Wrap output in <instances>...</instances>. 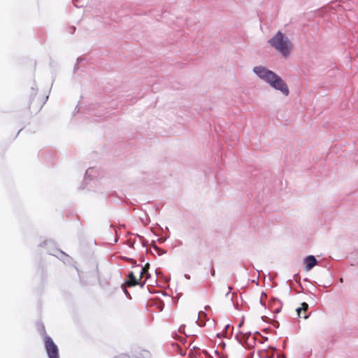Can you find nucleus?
I'll list each match as a JSON object with an SVG mask.
<instances>
[{
	"instance_id": "1",
	"label": "nucleus",
	"mask_w": 358,
	"mask_h": 358,
	"mask_svg": "<svg viewBox=\"0 0 358 358\" xmlns=\"http://www.w3.org/2000/svg\"><path fill=\"white\" fill-rule=\"evenodd\" d=\"M252 71L258 78L268 83L273 89L281 92L285 96L289 94V90L287 83L274 71L261 65L255 66Z\"/></svg>"
},
{
	"instance_id": "2",
	"label": "nucleus",
	"mask_w": 358,
	"mask_h": 358,
	"mask_svg": "<svg viewBox=\"0 0 358 358\" xmlns=\"http://www.w3.org/2000/svg\"><path fill=\"white\" fill-rule=\"evenodd\" d=\"M268 43L278 50L284 57H288L292 49V43L291 41L280 31H278L272 38H271L268 41Z\"/></svg>"
},
{
	"instance_id": "3",
	"label": "nucleus",
	"mask_w": 358,
	"mask_h": 358,
	"mask_svg": "<svg viewBox=\"0 0 358 358\" xmlns=\"http://www.w3.org/2000/svg\"><path fill=\"white\" fill-rule=\"evenodd\" d=\"M41 247L48 246L47 252L48 254L53 255L60 260H62L64 264H70L71 262V257L66 254L64 252L61 250L54 248V243L50 241H45L42 243L40 244Z\"/></svg>"
},
{
	"instance_id": "4",
	"label": "nucleus",
	"mask_w": 358,
	"mask_h": 358,
	"mask_svg": "<svg viewBox=\"0 0 358 358\" xmlns=\"http://www.w3.org/2000/svg\"><path fill=\"white\" fill-rule=\"evenodd\" d=\"M42 331L44 334L45 348L48 358H59L57 345L50 336L46 334L45 329L42 325Z\"/></svg>"
},
{
	"instance_id": "5",
	"label": "nucleus",
	"mask_w": 358,
	"mask_h": 358,
	"mask_svg": "<svg viewBox=\"0 0 358 358\" xmlns=\"http://www.w3.org/2000/svg\"><path fill=\"white\" fill-rule=\"evenodd\" d=\"M303 264H305V270L310 271L314 266L318 264V261L313 255H308L303 259Z\"/></svg>"
},
{
	"instance_id": "6",
	"label": "nucleus",
	"mask_w": 358,
	"mask_h": 358,
	"mask_svg": "<svg viewBox=\"0 0 358 358\" xmlns=\"http://www.w3.org/2000/svg\"><path fill=\"white\" fill-rule=\"evenodd\" d=\"M235 338L241 345H242L245 348H248V349L252 348L255 345L257 341V338L253 336L249 340L243 341V339L240 338L238 334L236 335Z\"/></svg>"
},
{
	"instance_id": "7",
	"label": "nucleus",
	"mask_w": 358,
	"mask_h": 358,
	"mask_svg": "<svg viewBox=\"0 0 358 358\" xmlns=\"http://www.w3.org/2000/svg\"><path fill=\"white\" fill-rule=\"evenodd\" d=\"M127 278H128V280L126 281V284L129 287H134L138 284V280L135 277L133 271L129 272V273L127 275Z\"/></svg>"
},
{
	"instance_id": "8",
	"label": "nucleus",
	"mask_w": 358,
	"mask_h": 358,
	"mask_svg": "<svg viewBox=\"0 0 358 358\" xmlns=\"http://www.w3.org/2000/svg\"><path fill=\"white\" fill-rule=\"evenodd\" d=\"M98 172L96 168L90 167L85 172V178L92 180L97 176Z\"/></svg>"
},
{
	"instance_id": "9",
	"label": "nucleus",
	"mask_w": 358,
	"mask_h": 358,
	"mask_svg": "<svg viewBox=\"0 0 358 358\" xmlns=\"http://www.w3.org/2000/svg\"><path fill=\"white\" fill-rule=\"evenodd\" d=\"M198 320H196V323L199 327H203L206 324L205 321L202 320V317H206V313L204 311H199L198 314Z\"/></svg>"
},
{
	"instance_id": "10",
	"label": "nucleus",
	"mask_w": 358,
	"mask_h": 358,
	"mask_svg": "<svg viewBox=\"0 0 358 358\" xmlns=\"http://www.w3.org/2000/svg\"><path fill=\"white\" fill-rule=\"evenodd\" d=\"M152 247L153 248V249L156 251V252L157 253L158 255H162L164 254H165L166 252L165 250H164L163 249L159 248L158 246H157L155 245V241H153L152 243Z\"/></svg>"
},
{
	"instance_id": "11",
	"label": "nucleus",
	"mask_w": 358,
	"mask_h": 358,
	"mask_svg": "<svg viewBox=\"0 0 358 358\" xmlns=\"http://www.w3.org/2000/svg\"><path fill=\"white\" fill-rule=\"evenodd\" d=\"M251 338H252L251 332L249 331V332L243 334V336L241 338L243 339V341H245L247 340H249Z\"/></svg>"
},
{
	"instance_id": "12",
	"label": "nucleus",
	"mask_w": 358,
	"mask_h": 358,
	"mask_svg": "<svg viewBox=\"0 0 358 358\" xmlns=\"http://www.w3.org/2000/svg\"><path fill=\"white\" fill-rule=\"evenodd\" d=\"M138 237L141 241V243H142L143 247H146L147 244H148V241L141 236L138 235Z\"/></svg>"
},
{
	"instance_id": "13",
	"label": "nucleus",
	"mask_w": 358,
	"mask_h": 358,
	"mask_svg": "<svg viewBox=\"0 0 358 358\" xmlns=\"http://www.w3.org/2000/svg\"><path fill=\"white\" fill-rule=\"evenodd\" d=\"M82 0H73V5L76 6V7H83V3H80Z\"/></svg>"
},
{
	"instance_id": "14",
	"label": "nucleus",
	"mask_w": 358,
	"mask_h": 358,
	"mask_svg": "<svg viewBox=\"0 0 358 358\" xmlns=\"http://www.w3.org/2000/svg\"><path fill=\"white\" fill-rule=\"evenodd\" d=\"M122 288L123 289V290H124V292L125 295H126L129 299H131V296L130 294L129 293V292L127 291V289L125 288V287H124V284H122Z\"/></svg>"
},
{
	"instance_id": "15",
	"label": "nucleus",
	"mask_w": 358,
	"mask_h": 358,
	"mask_svg": "<svg viewBox=\"0 0 358 358\" xmlns=\"http://www.w3.org/2000/svg\"><path fill=\"white\" fill-rule=\"evenodd\" d=\"M83 58H81V57H78V59H77V64H76L75 65V66H74V71H75L76 70L78 69V68H79V66H78V64H79L81 61H83Z\"/></svg>"
},
{
	"instance_id": "16",
	"label": "nucleus",
	"mask_w": 358,
	"mask_h": 358,
	"mask_svg": "<svg viewBox=\"0 0 358 358\" xmlns=\"http://www.w3.org/2000/svg\"><path fill=\"white\" fill-rule=\"evenodd\" d=\"M258 355L260 358H268V355H267V353H263L260 351L258 352Z\"/></svg>"
},
{
	"instance_id": "17",
	"label": "nucleus",
	"mask_w": 358,
	"mask_h": 358,
	"mask_svg": "<svg viewBox=\"0 0 358 358\" xmlns=\"http://www.w3.org/2000/svg\"><path fill=\"white\" fill-rule=\"evenodd\" d=\"M301 310H307L308 308V303H306V302H303L301 303Z\"/></svg>"
},
{
	"instance_id": "18",
	"label": "nucleus",
	"mask_w": 358,
	"mask_h": 358,
	"mask_svg": "<svg viewBox=\"0 0 358 358\" xmlns=\"http://www.w3.org/2000/svg\"><path fill=\"white\" fill-rule=\"evenodd\" d=\"M146 272L147 271L145 270V267H142L140 271L141 278H142L145 274Z\"/></svg>"
},
{
	"instance_id": "19",
	"label": "nucleus",
	"mask_w": 358,
	"mask_h": 358,
	"mask_svg": "<svg viewBox=\"0 0 358 358\" xmlns=\"http://www.w3.org/2000/svg\"><path fill=\"white\" fill-rule=\"evenodd\" d=\"M76 29V27H74V26H71V27H70L69 28V31H69L70 34H73V33L75 32Z\"/></svg>"
},
{
	"instance_id": "20",
	"label": "nucleus",
	"mask_w": 358,
	"mask_h": 358,
	"mask_svg": "<svg viewBox=\"0 0 358 358\" xmlns=\"http://www.w3.org/2000/svg\"><path fill=\"white\" fill-rule=\"evenodd\" d=\"M293 279H294V280H295L296 282H298V281H299V280H300L301 277H300V275L297 273V274H295V275H294Z\"/></svg>"
},
{
	"instance_id": "21",
	"label": "nucleus",
	"mask_w": 358,
	"mask_h": 358,
	"mask_svg": "<svg viewBox=\"0 0 358 358\" xmlns=\"http://www.w3.org/2000/svg\"><path fill=\"white\" fill-rule=\"evenodd\" d=\"M145 283H146V280H145L143 281H138V284L137 285H140V287L141 288H143L145 286Z\"/></svg>"
},
{
	"instance_id": "22",
	"label": "nucleus",
	"mask_w": 358,
	"mask_h": 358,
	"mask_svg": "<svg viewBox=\"0 0 358 358\" xmlns=\"http://www.w3.org/2000/svg\"><path fill=\"white\" fill-rule=\"evenodd\" d=\"M260 304L264 306L265 308H266V303L264 301L263 298L261 297L259 300Z\"/></svg>"
},
{
	"instance_id": "23",
	"label": "nucleus",
	"mask_w": 358,
	"mask_h": 358,
	"mask_svg": "<svg viewBox=\"0 0 358 358\" xmlns=\"http://www.w3.org/2000/svg\"><path fill=\"white\" fill-rule=\"evenodd\" d=\"M157 241L159 243H163L164 242H165L166 241V238L162 237V238H158Z\"/></svg>"
},
{
	"instance_id": "24",
	"label": "nucleus",
	"mask_w": 358,
	"mask_h": 358,
	"mask_svg": "<svg viewBox=\"0 0 358 358\" xmlns=\"http://www.w3.org/2000/svg\"><path fill=\"white\" fill-rule=\"evenodd\" d=\"M301 310H301V308H296V311L297 312L298 316H299V317H301Z\"/></svg>"
},
{
	"instance_id": "25",
	"label": "nucleus",
	"mask_w": 358,
	"mask_h": 358,
	"mask_svg": "<svg viewBox=\"0 0 358 358\" xmlns=\"http://www.w3.org/2000/svg\"><path fill=\"white\" fill-rule=\"evenodd\" d=\"M262 320L264 322H267V321H268V320H269L270 319H269L267 316H262Z\"/></svg>"
},
{
	"instance_id": "26",
	"label": "nucleus",
	"mask_w": 358,
	"mask_h": 358,
	"mask_svg": "<svg viewBox=\"0 0 358 358\" xmlns=\"http://www.w3.org/2000/svg\"><path fill=\"white\" fill-rule=\"evenodd\" d=\"M228 289H229V292L226 294V297H227L229 295V294H230V292H231V291L232 290L233 288H232L231 286H229Z\"/></svg>"
},
{
	"instance_id": "27",
	"label": "nucleus",
	"mask_w": 358,
	"mask_h": 358,
	"mask_svg": "<svg viewBox=\"0 0 358 358\" xmlns=\"http://www.w3.org/2000/svg\"><path fill=\"white\" fill-rule=\"evenodd\" d=\"M203 353L206 355V356H208L210 358H213L210 355L209 353L208 352L207 350H203Z\"/></svg>"
},
{
	"instance_id": "28",
	"label": "nucleus",
	"mask_w": 358,
	"mask_h": 358,
	"mask_svg": "<svg viewBox=\"0 0 358 358\" xmlns=\"http://www.w3.org/2000/svg\"><path fill=\"white\" fill-rule=\"evenodd\" d=\"M145 280H147L148 278H150V276H151V275H150V274L148 273V271H147V272L145 273Z\"/></svg>"
},
{
	"instance_id": "29",
	"label": "nucleus",
	"mask_w": 358,
	"mask_h": 358,
	"mask_svg": "<svg viewBox=\"0 0 358 358\" xmlns=\"http://www.w3.org/2000/svg\"><path fill=\"white\" fill-rule=\"evenodd\" d=\"M273 326H274L275 327L278 328V327H279L280 324H279V322H278V321H275V322H273Z\"/></svg>"
},
{
	"instance_id": "30",
	"label": "nucleus",
	"mask_w": 358,
	"mask_h": 358,
	"mask_svg": "<svg viewBox=\"0 0 358 358\" xmlns=\"http://www.w3.org/2000/svg\"><path fill=\"white\" fill-rule=\"evenodd\" d=\"M280 310H281V306H280V307H279V308H276V309L274 310V313H280Z\"/></svg>"
},
{
	"instance_id": "31",
	"label": "nucleus",
	"mask_w": 358,
	"mask_h": 358,
	"mask_svg": "<svg viewBox=\"0 0 358 358\" xmlns=\"http://www.w3.org/2000/svg\"><path fill=\"white\" fill-rule=\"evenodd\" d=\"M210 274L212 276H215V271L214 270V268H212L211 271H210Z\"/></svg>"
},
{
	"instance_id": "32",
	"label": "nucleus",
	"mask_w": 358,
	"mask_h": 358,
	"mask_svg": "<svg viewBox=\"0 0 358 358\" xmlns=\"http://www.w3.org/2000/svg\"><path fill=\"white\" fill-rule=\"evenodd\" d=\"M144 267H145V270H146V271H148V268H149V267H150V264H149V263H147V264L145 265V266H144Z\"/></svg>"
},
{
	"instance_id": "33",
	"label": "nucleus",
	"mask_w": 358,
	"mask_h": 358,
	"mask_svg": "<svg viewBox=\"0 0 358 358\" xmlns=\"http://www.w3.org/2000/svg\"><path fill=\"white\" fill-rule=\"evenodd\" d=\"M155 273H156V275L158 276L159 274H161V272H160V271L157 268V269L155 270Z\"/></svg>"
},
{
	"instance_id": "34",
	"label": "nucleus",
	"mask_w": 358,
	"mask_h": 358,
	"mask_svg": "<svg viewBox=\"0 0 358 358\" xmlns=\"http://www.w3.org/2000/svg\"><path fill=\"white\" fill-rule=\"evenodd\" d=\"M184 276H185V278L186 279H190V275H188V274H185V275H184Z\"/></svg>"
},
{
	"instance_id": "35",
	"label": "nucleus",
	"mask_w": 358,
	"mask_h": 358,
	"mask_svg": "<svg viewBox=\"0 0 358 358\" xmlns=\"http://www.w3.org/2000/svg\"><path fill=\"white\" fill-rule=\"evenodd\" d=\"M278 358H285L284 355H278Z\"/></svg>"
},
{
	"instance_id": "36",
	"label": "nucleus",
	"mask_w": 358,
	"mask_h": 358,
	"mask_svg": "<svg viewBox=\"0 0 358 358\" xmlns=\"http://www.w3.org/2000/svg\"><path fill=\"white\" fill-rule=\"evenodd\" d=\"M183 328H184V326H183V325L180 326V328H179V331H180V332H182V329Z\"/></svg>"
},
{
	"instance_id": "37",
	"label": "nucleus",
	"mask_w": 358,
	"mask_h": 358,
	"mask_svg": "<svg viewBox=\"0 0 358 358\" xmlns=\"http://www.w3.org/2000/svg\"><path fill=\"white\" fill-rule=\"evenodd\" d=\"M220 345H222L223 348L225 347V343L223 341L221 342Z\"/></svg>"
},
{
	"instance_id": "38",
	"label": "nucleus",
	"mask_w": 358,
	"mask_h": 358,
	"mask_svg": "<svg viewBox=\"0 0 358 358\" xmlns=\"http://www.w3.org/2000/svg\"><path fill=\"white\" fill-rule=\"evenodd\" d=\"M266 296V293L264 292H262V297L263 298V296Z\"/></svg>"
},
{
	"instance_id": "39",
	"label": "nucleus",
	"mask_w": 358,
	"mask_h": 358,
	"mask_svg": "<svg viewBox=\"0 0 358 358\" xmlns=\"http://www.w3.org/2000/svg\"><path fill=\"white\" fill-rule=\"evenodd\" d=\"M192 350H199V348L198 347H196V346H194L192 348Z\"/></svg>"
},
{
	"instance_id": "40",
	"label": "nucleus",
	"mask_w": 358,
	"mask_h": 358,
	"mask_svg": "<svg viewBox=\"0 0 358 358\" xmlns=\"http://www.w3.org/2000/svg\"><path fill=\"white\" fill-rule=\"evenodd\" d=\"M134 242L131 243L130 245H129V247L130 248H134Z\"/></svg>"
},
{
	"instance_id": "41",
	"label": "nucleus",
	"mask_w": 358,
	"mask_h": 358,
	"mask_svg": "<svg viewBox=\"0 0 358 358\" xmlns=\"http://www.w3.org/2000/svg\"><path fill=\"white\" fill-rule=\"evenodd\" d=\"M208 308H210V306L208 305L205 306V310H208Z\"/></svg>"
},
{
	"instance_id": "42",
	"label": "nucleus",
	"mask_w": 358,
	"mask_h": 358,
	"mask_svg": "<svg viewBox=\"0 0 358 358\" xmlns=\"http://www.w3.org/2000/svg\"><path fill=\"white\" fill-rule=\"evenodd\" d=\"M243 323V321H242V322H241L239 323V324H238V327H241L242 326Z\"/></svg>"
},
{
	"instance_id": "43",
	"label": "nucleus",
	"mask_w": 358,
	"mask_h": 358,
	"mask_svg": "<svg viewBox=\"0 0 358 358\" xmlns=\"http://www.w3.org/2000/svg\"><path fill=\"white\" fill-rule=\"evenodd\" d=\"M303 317L304 319H307V318L308 317V315H304V316H303Z\"/></svg>"
},
{
	"instance_id": "44",
	"label": "nucleus",
	"mask_w": 358,
	"mask_h": 358,
	"mask_svg": "<svg viewBox=\"0 0 358 358\" xmlns=\"http://www.w3.org/2000/svg\"><path fill=\"white\" fill-rule=\"evenodd\" d=\"M263 340H264V341H267V340H268V338H267V337H263Z\"/></svg>"
},
{
	"instance_id": "45",
	"label": "nucleus",
	"mask_w": 358,
	"mask_h": 358,
	"mask_svg": "<svg viewBox=\"0 0 358 358\" xmlns=\"http://www.w3.org/2000/svg\"><path fill=\"white\" fill-rule=\"evenodd\" d=\"M215 353L219 355L218 351L217 350H215Z\"/></svg>"
},
{
	"instance_id": "46",
	"label": "nucleus",
	"mask_w": 358,
	"mask_h": 358,
	"mask_svg": "<svg viewBox=\"0 0 358 358\" xmlns=\"http://www.w3.org/2000/svg\"><path fill=\"white\" fill-rule=\"evenodd\" d=\"M217 336L218 338H220V337H221L220 334H217Z\"/></svg>"
},
{
	"instance_id": "47",
	"label": "nucleus",
	"mask_w": 358,
	"mask_h": 358,
	"mask_svg": "<svg viewBox=\"0 0 358 358\" xmlns=\"http://www.w3.org/2000/svg\"><path fill=\"white\" fill-rule=\"evenodd\" d=\"M229 327V324L226 325L225 329H227Z\"/></svg>"
},
{
	"instance_id": "48",
	"label": "nucleus",
	"mask_w": 358,
	"mask_h": 358,
	"mask_svg": "<svg viewBox=\"0 0 358 358\" xmlns=\"http://www.w3.org/2000/svg\"><path fill=\"white\" fill-rule=\"evenodd\" d=\"M255 334H259L260 335L259 332H258V331H256Z\"/></svg>"
},
{
	"instance_id": "49",
	"label": "nucleus",
	"mask_w": 358,
	"mask_h": 358,
	"mask_svg": "<svg viewBox=\"0 0 358 358\" xmlns=\"http://www.w3.org/2000/svg\"><path fill=\"white\" fill-rule=\"evenodd\" d=\"M22 131V129H19L18 132H17V134Z\"/></svg>"
},
{
	"instance_id": "50",
	"label": "nucleus",
	"mask_w": 358,
	"mask_h": 358,
	"mask_svg": "<svg viewBox=\"0 0 358 358\" xmlns=\"http://www.w3.org/2000/svg\"><path fill=\"white\" fill-rule=\"evenodd\" d=\"M272 349H273V350H276V348H272Z\"/></svg>"
},
{
	"instance_id": "51",
	"label": "nucleus",
	"mask_w": 358,
	"mask_h": 358,
	"mask_svg": "<svg viewBox=\"0 0 358 358\" xmlns=\"http://www.w3.org/2000/svg\"><path fill=\"white\" fill-rule=\"evenodd\" d=\"M136 358H140V357H136Z\"/></svg>"
}]
</instances>
